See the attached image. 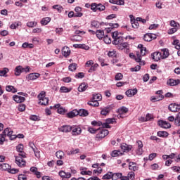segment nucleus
Instances as JSON below:
<instances>
[{"mask_svg": "<svg viewBox=\"0 0 180 180\" xmlns=\"http://www.w3.org/2000/svg\"><path fill=\"white\" fill-rule=\"evenodd\" d=\"M23 144L20 143L16 146V150L20 153L18 156H15V163L18 167H25L26 165V161L23 158H26V153L23 151Z\"/></svg>", "mask_w": 180, "mask_h": 180, "instance_id": "nucleus-1", "label": "nucleus"}, {"mask_svg": "<svg viewBox=\"0 0 180 180\" xmlns=\"http://www.w3.org/2000/svg\"><path fill=\"white\" fill-rule=\"evenodd\" d=\"M108 134H109V131L108 129H98L96 134V139H98V140H102V139H105Z\"/></svg>", "mask_w": 180, "mask_h": 180, "instance_id": "nucleus-2", "label": "nucleus"}, {"mask_svg": "<svg viewBox=\"0 0 180 180\" xmlns=\"http://www.w3.org/2000/svg\"><path fill=\"white\" fill-rule=\"evenodd\" d=\"M40 74L37 72L30 73L27 76H26V79L27 81H34L39 78Z\"/></svg>", "mask_w": 180, "mask_h": 180, "instance_id": "nucleus-3", "label": "nucleus"}, {"mask_svg": "<svg viewBox=\"0 0 180 180\" xmlns=\"http://www.w3.org/2000/svg\"><path fill=\"white\" fill-rule=\"evenodd\" d=\"M71 131L72 136H79V134L82 133V129H81V127L77 126L72 127Z\"/></svg>", "mask_w": 180, "mask_h": 180, "instance_id": "nucleus-4", "label": "nucleus"}, {"mask_svg": "<svg viewBox=\"0 0 180 180\" xmlns=\"http://www.w3.org/2000/svg\"><path fill=\"white\" fill-rule=\"evenodd\" d=\"M151 57L154 61H160L162 58V53L160 52H155L151 54Z\"/></svg>", "mask_w": 180, "mask_h": 180, "instance_id": "nucleus-5", "label": "nucleus"}, {"mask_svg": "<svg viewBox=\"0 0 180 180\" xmlns=\"http://www.w3.org/2000/svg\"><path fill=\"white\" fill-rule=\"evenodd\" d=\"M72 127L70 125H63L59 128V131H62V133H70Z\"/></svg>", "mask_w": 180, "mask_h": 180, "instance_id": "nucleus-6", "label": "nucleus"}, {"mask_svg": "<svg viewBox=\"0 0 180 180\" xmlns=\"http://www.w3.org/2000/svg\"><path fill=\"white\" fill-rule=\"evenodd\" d=\"M131 148H133L131 145H128L127 143H122L121 145V150H122L124 153H129Z\"/></svg>", "mask_w": 180, "mask_h": 180, "instance_id": "nucleus-7", "label": "nucleus"}, {"mask_svg": "<svg viewBox=\"0 0 180 180\" xmlns=\"http://www.w3.org/2000/svg\"><path fill=\"white\" fill-rule=\"evenodd\" d=\"M138 146V149L136 150L137 155H141L143 154V142L141 141H138L136 142Z\"/></svg>", "mask_w": 180, "mask_h": 180, "instance_id": "nucleus-8", "label": "nucleus"}, {"mask_svg": "<svg viewBox=\"0 0 180 180\" xmlns=\"http://www.w3.org/2000/svg\"><path fill=\"white\" fill-rule=\"evenodd\" d=\"M58 175L60 176V178H63V179H68L71 176V173L65 172L61 170L59 172Z\"/></svg>", "mask_w": 180, "mask_h": 180, "instance_id": "nucleus-9", "label": "nucleus"}, {"mask_svg": "<svg viewBox=\"0 0 180 180\" xmlns=\"http://www.w3.org/2000/svg\"><path fill=\"white\" fill-rule=\"evenodd\" d=\"M158 125L162 129H169L171 127V124L168 123L167 121H159Z\"/></svg>", "mask_w": 180, "mask_h": 180, "instance_id": "nucleus-10", "label": "nucleus"}, {"mask_svg": "<svg viewBox=\"0 0 180 180\" xmlns=\"http://www.w3.org/2000/svg\"><path fill=\"white\" fill-rule=\"evenodd\" d=\"M13 101L16 102L17 103H22L24 101H26V98L23 96L15 95L13 96Z\"/></svg>", "mask_w": 180, "mask_h": 180, "instance_id": "nucleus-11", "label": "nucleus"}, {"mask_svg": "<svg viewBox=\"0 0 180 180\" xmlns=\"http://www.w3.org/2000/svg\"><path fill=\"white\" fill-rule=\"evenodd\" d=\"M179 79H170L167 81V85H170V86H175L176 85H179Z\"/></svg>", "mask_w": 180, "mask_h": 180, "instance_id": "nucleus-12", "label": "nucleus"}, {"mask_svg": "<svg viewBox=\"0 0 180 180\" xmlns=\"http://www.w3.org/2000/svg\"><path fill=\"white\" fill-rule=\"evenodd\" d=\"M62 54L64 57L67 58L71 54V50H70L68 46H64L62 49Z\"/></svg>", "mask_w": 180, "mask_h": 180, "instance_id": "nucleus-13", "label": "nucleus"}, {"mask_svg": "<svg viewBox=\"0 0 180 180\" xmlns=\"http://www.w3.org/2000/svg\"><path fill=\"white\" fill-rule=\"evenodd\" d=\"M136 94H137V89H129L125 92V94L129 98H131V96H134V95H136Z\"/></svg>", "mask_w": 180, "mask_h": 180, "instance_id": "nucleus-14", "label": "nucleus"}, {"mask_svg": "<svg viewBox=\"0 0 180 180\" xmlns=\"http://www.w3.org/2000/svg\"><path fill=\"white\" fill-rule=\"evenodd\" d=\"M112 44H115V46H117V44H122L123 43V37H118L117 38H115L112 41Z\"/></svg>", "mask_w": 180, "mask_h": 180, "instance_id": "nucleus-15", "label": "nucleus"}, {"mask_svg": "<svg viewBox=\"0 0 180 180\" xmlns=\"http://www.w3.org/2000/svg\"><path fill=\"white\" fill-rule=\"evenodd\" d=\"M77 112H78V115L82 116V117H85L88 116V115H89V113L88 112V110L85 109H80L77 110Z\"/></svg>", "mask_w": 180, "mask_h": 180, "instance_id": "nucleus-16", "label": "nucleus"}, {"mask_svg": "<svg viewBox=\"0 0 180 180\" xmlns=\"http://www.w3.org/2000/svg\"><path fill=\"white\" fill-rule=\"evenodd\" d=\"M129 112V108L126 107H122L120 109L118 110V117H122V115L124 113H127Z\"/></svg>", "mask_w": 180, "mask_h": 180, "instance_id": "nucleus-17", "label": "nucleus"}, {"mask_svg": "<svg viewBox=\"0 0 180 180\" xmlns=\"http://www.w3.org/2000/svg\"><path fill=\"white\" fill-rule=\"evenodd\" d=\"M23 67L18 65L15 68V75H16V77H19V75H20V74H22V72H23Z\"/></svg>", "mask_w": 180, "mask_h": 180, "instance_id": "nucleus-18", "label": "nucleus"}, {"mask_svg": "<svg viewBox=\"0 0 180 180\" xmlns=\"http://www.w3.org/2000/svg\"><path fill=\"white\" fill-rule=\"evenodd\" d=\"M96 35L99 40H102L105 37V32H103V30H98L96 32Z\"/></svg>", "mask_w": 180, "mask_h": 180, "instance_id": "nucleus-19", "label": "nucleus"}, {"mask_svg": "<svg viewBox=\"0 0 180 180\" xmlns=\"http://www.w3.org/2000/svg\"><path fill=\"white\" fill-rule=\"evenodd\" d=\"M91 99L92 101H94L96 102H99V101H102V94H93Z\"/></svg>", "mask_w": 180, "mask_h": 180, "instance_id": "nucleus-20", "label": "nucleus"}, {"mask_svg": "<svg viewBox=\"0 0 180 180\" xmlns=\"http://www.w3.org/2000/svg\"><path fill=\"white\" fill-rule=\"evenodd\" d=\"M50 22H51V18L49 17H46L41 19V25H42V26H46V25H49Z\"/></svg>", "mask_w": 180, "mask_h": 180, "instance_id": "nucleus-21", "label": "nucleus"}, {"mask_svg": "<svg viewBox=\"0 0 180 180\" xmlns=\"http://www.w3.org/2000/svg\"><path fill=\"white\" fill-rule=\"evenodd\" d=\"M110 112V107H105L101 109V115L103 116H106Z\"/></svg>", "mask_w": 180, "mask_h": 180, "instance_id": "nucleus-22", "label": "nucleus"}, {"mask_svg": "<svg viewBox=\"0 0 180 180\" xmlns=\"http://www.w3.org/2000/svg\"><path fill=\"white\" fill-rule=\"evenodd\" d=\"M0 169L8 172L9 169H11V165H9V164L7 163L0 164Z\"/></svg>", "mask_w": 180, "mask_h": 180, "instance_id": "nucleus-23", "label": "nucleus"}, {"mask_svg": "<svg viewBox=\"0 0 180 180\" xmlns=\"http://www.w3.org/2000/svg\"><path fill=\"white\" fill-rule=\"evenodd\" d=\"M75 116H78L77 110H73L72 111L68 113V117L70 119H72V117H75Z\"/></svg>", "mask_w": 180, "mask_h": 180, "instance_id": "nucleus-24", "label": "nucleus"}, {"mask_svg": "<svg viewBox=\"0 0 180 180\" xmlns=\"http://www.w3.org/2000/svg\"><path fill=\"white\" fill-rule=\"evenodd\" d=\"M109 2L115 5H124V0H110Z\"/></svg>", "mask_w": 180, "mask_h": 180, "instance_id": "nucleus-25", "label": "nucleus"}, {"mask_svg": "<svg viewBox=\"0 0 180 180\" xmlns=\"http://www.w3.org/2000/svg\"><path fill=\"white\" fill-rule=\"evenodd\" d=\"M164 98V95H161V96H152L150 98V101H152V102H158V101H162V99Z\"/></svg>", "mask_w": 180, "mask_h": 180, "instance_id": "nucleus-26", "label": "nucleus"}, {"mask_svg": "<svg viewBox=\"0 0 180 180\" xmlns=\"http://www.w3.org/2000/svg\"><path fill=\"white\" fill-rule=\"evenodd\" d=\"M129 169H130V171H137L139 169V167L136 166V162H129Z\"/></svg>", "mask_w": 180, "mask_h": 180, "instance_id": "nucleus-27", "label": "nucleus"}, {"mask_svg": "<svg viewBox=\"0 0 180 180\" xmlns=\"http://www.w3.org/2000/svg\"><path fill=\"white\" fill-rule=\"evenodd\" d=\"M102 24L96 20H93L91 22V26L95 27L96 29H99Z\"/></svg>", "mask_w": 180, "mask_h": 180, "instance_id": "nucleus-28", "label": "nucleus"}, {"mask_svg": "<svg viewBox=\"0 0 180 180\" xmlns=\"http://www.w3.org/2000/svg\"><path fill=\"white\" fill-rule=\"evenodd\" d=\"M162 60L167 58L169 56V52L168 51V49H162Z\"/></svg>", "mask_w": 180, "mask_h": 180, "instance_id": "nucleus-29", "label": "nucleus"}, {"mask_svg": "<svg viewBox=\"0 0 180 180\" xmlns=\"http://www.w3.org/2000/svg\"><path fill=\"white\" fill-rule=\"evenodd\" d=\"M6 90L7 91V92H13V94L18 92V89H15L13 86H6Z\"/></svg>", "mask_w": 180, "mask_h": 180, "instance_id": "nucleus-30", "label": "nucleus"}, {"mask_svg": "<svg viewBox=\"0 0 180 180\" xmlns=\"http://www.w3.org/2000/svg\"><path fill=\"white\" fill-rule=\"evenodd\" d=\"M87 88H88V86H86L85 83H83L79 86L78 91L79 92H84V91H86Z\"/></svg>", "mask_w": 180, "mask_h": 180, "instance_id": "nucleus-31", "label": "nucleus"}, {"mask_svg": "<svg viewBox=\"0 0 180 180\" xmlns=\"http://www.w3.org/2000/svg\"><path fill=\"white\" fill-rule=\"evenodd\" d=\"M87 105H89V106H94V108H98V106H99V102L93 101L91 98V101L87 103Z\"/></svg>", "mask_w": 180, "mask_h": 180, "instance_id": "nucleus-32", "label": "nucleus"}, {"mask_svg": "<svg viewBox=\"0 0 180 180\" xmlns=\"http://www.w3.org/2000/svg\"><path fill=\"white\" fill-rule=\"evenodd\" d=\"M56 155L57 158H58L59 160H63V158H64V155H65V154L64 153V152H63V150H58L56 153Z\"/></svg>", "mask_w": 180, "mask_h": 180, "instance_id": "nucleus-33", "label": "nucleus"}, {"mask_svg": "<svg viewBox=\"0 0 180 180\" xmlns=\"http://www.w3.org/2000/svg\"><path fill=\"white\" fill-rule=\"evenodd\" d=\"M39 105H44V106H46V105L49 104V98L44 97L41 99H39Z\"/></svg>", "mask_w": 180, "mask_h": 180, "instance_id": "nucleus-34", "label": "nucleus"}, {"mask_svg": "<svg viewBox=\"0 0 180 180\" xmlns=\"http://www.w3.org/2000/svg\"><path fill=\"white\" fill-rule=\"evenodd\" d=\"M119 178H122V173H112L111 176L112 180H117Z\"/></svg>", "mask_w": 180, "mask_h": 180, "instance_id": "nucleus-35", "label": "nucleus"}, {"mask_svg": "<svg viewBox=\"0 0 180 180\" xmlns=\"http://www.w3.org/2000/svg\"><path fill=\"white\" fill-rule=\"evenodd\" d=\"M8 72H9V69L4 68L3 70H0V77H6Z\"/></svg>", "mask_w": 180, "mask_h": 180, "instance_id": "nucleus-36", "label": "nucleus"}, {"mask_svg": "<svg viewBox=\"0 0 180 180\" xmlns=\"http://www.w3.org/2000/svg\"><path fill=\"white\" fill-rule=\"evenodd\" d=\"M157 134L158 137H168V132L165 131H159Z\"/></svg>", "mask_w": 180, "mask_h": 180, "instance_id": "nucleus-37", "label": "nucleus"}, {"mask_svg": "<svg viewBox=\"0 0 180 180\" xmlns=\"http://www.w3.org/2000/svg\"><path fill=\"white\" fill-rule=\"evenodd\" d=\"M60 92L61 94H67L68 92H71V89H68L66 86H61L60 88Z\"/></svg>", "mask_w": 180, "mask_h": 180, "instance_id": "nucleus-38", "label": "nucleus"}, {"mask_svg": "<svg viewBox=\"0 0 180 180\" xmlns=\"http://www.w3.org/2000/svg\"><path fill=\"white\" fill-rule=\"evenodd\" d=\"M174 124L178 127L180 126V112L176 115V117L174 119Z\"/></svg>", "mask_w": 180, "mask_h": 180, "instance_id": "nucleus-39", "label": "nucleus"}, {"mask_svg": "<svg viewBox=\"0 0 180 180\" xmlns=\"http://www.w3.org/2000/svg\"><path fill=\"white\" fill-rule=\"evenodd\" d=\"M170 26H172V27H176L177 29L180 28L179 23L175 22V20H172L170 21Z\"/></svg>", "mask_w": 180, "mask_h": 180, "instance_id": "nucleus-40", "label": "nucleus"}, {"mask_svg": "<svg viewBox=\"0 0 180 180\" xmlns=\"http://www.w3.org/2000/svg\"><path fill=\"white\" fill-rule=\"evenodd\" d=\"M169 110L170 112H176V103H172L169 105Z\"/></svg>", "mask_w": 180, "mask_h": 180, "instance_id": "nucleus-41", "label": "nucleus"}, {"mask_svg": "<svg viewBox=\"0 0 180 180\" xmlns=\"http://www.w3.org/2000/svg\"><path fill=\"white\" fill-rule=\"evenodd\" d=\"M131 23V27L134 29H139V21L137 20V18L135 20L132 21Z\"/></svg>", "mask_w": 180, "mask_h": 180, "instance_id": "nucleus-42", "label": "nucleus"}, {"mask_svg": "<svg viewBox=\"0 0 180 180\" xmlns=\"http://www.w3.org/2000/svg\"><path fill=\"white\" fill-rule=\"evenodd\" d=\"M72 41H81L82 40V37L79 35H75L71 38Z\"/></svg>", "mask_w": 180, "mask_h": 180, "instance_id": "nucleus-43", "label": "nucleus"}, {"mask_svg": "<svg viewBox=\"0 0 180 180\" xmlns=\"http://www.w3.org/2000/svg\"><path fill=\"white\" fill-rule=\"evenodd\" d=\"M13 131H12L10 129V131H8V134L7 135L8 137H10V140H15L16 139V135H13Z\"/></svg>", "mask_w": 180, "mask_h": 180, "instance_id": "nucleus-44", "label": "nucleus"}, {"mask_svg": "<svg viewBox=\"0 0 180 180\" xmlns=\"http://www.w3.org/2000/svg\"><path fill=\"white\" fill-rule=\"evenodd\" d=\"M143 40L145 41H151V33L146 34L143 37Z\"/></svg>", "mask_w": 180, "mask_h": 180, "instance_id": "nucleus-45", "label": "nucleus"}, {"mask_svg": "<svg viewBox=\"0 0 180 180\" xmlns=\"http://www.w3.org/2000/svg\"><path fill=\"white\" fill-rule=\"evenodd\" d=\"M77 63H72L69 65L68 68H69V71H75V70H77Z\"/></svg>", "mask_w": 180, "mask_h": 180, "instance_id": "nucleus-46", "label": "nucleus"}, {"mask_svg": "<svg viewBox=\"0 0 180 180\" xmlns=\"http://www.w3.org/2000/svg\"><path fill=\"white\" fill-rule=\"evenodd\" d=\"M103 40L106 44H110L112 43V39L108 35L104 36Z\"/></svg>", "mask_w": 180, "mask_h": 180, "instance_id": "nucleus-47", "label": "nucleus"}, {"mask_svg": "<svg viewBox=\"0 0 180 180\" xmlns=\"http://www.w3.org/2000/svg\"><path fill=\"white\" fill-rule=\"evenodd\" d=\"M53 9H56V11H58V12L59 13H61L62 11H63V6H60V5H55V6H53Z\"/></svg>", "mask_w": 180, "mask_h": 180, "instance_id": "nucleus-48", "label": "nucleus"}, {"mask_svg": "<svg viewBox=\"0 0 180 180\" xmlns=\"http://www.w3.org/2000/svg\"><path fill=\"white\" fill-rule=\"evenodd\" d=\"M98 65L97 63L92 65L90 69L89 70V72H94V71H96V68H98Z\"/></svg>", "mask_w": 180, "mask_h": 180, "instance_id": "nucleus-49", "label": "nucleus"}, {"mask_svg": "<svg viewBox=\"0 0 180 180\" xmlns=\"http://www.w3.org/2000/svg\"><path fill=\"white\" fill-rule=\"evenodd\" d=\"M112 172H109L106 174H105L102 179H110L112 178Z\"/></svg>", "mask_w": 180, "mask_h": 180, "instance_id": "nucleus-50", "label": "nucleus"}, {"mask_svg": "<svg viewBox=\"0 0 180 180\" xmlns=\"http://www.w3.org/2000/svg\"><path fill=\"white\" fill-rule=\"evenodd\" d=\"M10 130H11V128H6L4 130L3 133L0 134V136H3L4 137H6V136H8Z\"/></svg>", "mask_w": 180, "mask_h": 180, "instance_id": "nucleus-51", "label": "nucleus"}, {"mask_svg": "<svg viewBox=\"0 0 180 180\" xmlns=\"http://www.w3.org/2000/svg\"><path fill=\"white\" fill-rule=\"evenodd\" d=\"M91 11H93L94 12H96V11H98V4H96V3H93L91 5Z\"/></svg>", "mask_w": 180, "mask_h": 180, "instance_id": "nucleus-52", "label": "nucleus"}, {"mask_svg": "<svg viewBox=\"0 0 180 180\" xmlns=\"http://www.w3.org/2000/svg\"><path fill=\"white\" fill-rule=\"evenodd\" d=\"M136 57L135 56V61H136V63H141V55H140V53L137 52L136 53Z\"/></svg>", "mask_w": 180, "mask_h": 180, "instance_id": "nucleus-53", "label": "nucleus"}, {"mask_svg": "<svg viewBox=\"0 0 180 180\" xmlns=\"http://www.w3.org/2000/svg\"><path fill=\"white\" fill-rule=\"evenodd\" d=\"M120 154H122L120 153V151H117V150H113L112 153H111V156L112 157H119L120 155Z\"/></svg>", "mask_w": 180, "mask_h": 180, "instance_id": "nucleus-54", "label": "nucleus"}, {"mask_svg": "<svg viewBox=\"0 0 180 180\" xmlns=\"http://www.w3.org/2000/svg\"><path fill=\"white\" fill-rule=\"evenodd\" d=\"M20 25V22H16L11 25L10 27L11 29H17L18 27Z\"/></svg>", "mask_w": 180, "mask_h": 180, "instance_id": "nucleus-55", "label": "nucleus"}, {"mask_svg": "<svg viewBox=\"0 0 180 180\" xmlns=\"http://www.w3.org/2000/svg\"><path fill=\"white\" fill-rule=\"evenodd\" d=\"M115 78L116 81H120L121 79H123V75L122 73H117Z\"/></svg>", "mask_w": 180, "mask_h": 180, "instance_id": "nucleus-56", "label": "nucleus"}, {"mask_svg": "<svg viewBox=\"0 0 180 180\" xmlns=\"http://www.w3.org/2000/svg\"><path fill=\"white\" fill-rule=\"evenodd\" d=\"M98 130H99V129H95L91 127L88 128V131H89V133H91V134H95V133H98Z\"/></svg>", "mask_w": 180, "mask_h": 180, "instance_id": "nucleus-57", "label": "nucleus"}, {"mask_svg": "<svg viewBox=\"0 0 180 180\" xmlns=\"http://www.w3.org/2000/svg\"><path fill=\"white\" fill-rule=\"evenodd\" d=\"M178 29L179 28H177L176 27H174L173 28H171L169 32H168V34H174V33H175L176 32H177Z\"/></svg>", "mask_w": 180, "mask_h": 180, "instance_id": "nucleus-58", "label": "nucleus"}, {"mask_svg": "<svg viewBox=\"0 0 180 180\" xmlns=\"http://www.w3.org/2000/svg\"><path fill=\"white\" fill-rule=\"evenodd\" d=\"M141 66H140V65H136L135 68H131V71L132 72H137V71H140V70H141Z\"/></svg>", "mask_w": 180, "mask_h": 180, "instance_id": "nucleus-59", "label": "nucleus"}, {"mask_svg": "<svg viewBox=\"0 0 180 180\" xmlns=\"http://www.w3.org/2000/svg\"><path fill=\"white\" fill-rule=\"evenodd\" d=\"M36 25H37V22H35L33 21L27 22V26L28 27H34V26H36Z\"/></svg>", "mask_w": 180, "mask_h": 180, "instance_id": "nucleus-60", "label": "nucleus"}, {"mask_svg": "<svg viewBox=\"0 0 180 180\" xmlns=\"http://www.w3.org/2000/svg\"><path fill=\"white\" fill-rule=\"evenodd\" d=\"M105 122L108 124H113V123H115V122H116V120L115 118H108L105 120Z\"/></svg>", "mask_w": 180, "mask_h": 180, "instance_id": "nucleus-61", "label": "nucleus"}, {"mask_svg": "<svg viewBox=\"0 0 180 180\" xmlns=\"http://www.w3.org/2000/svg\"><path fill=\"white\" fill-rule=\"evenodd\" d=\"M128 180L131 179V180H133L134 179V172H130L129 174H128V177H127Z\"/></svg>", "mask_w": 180, "mask_h": 180, "instance_id": "nucleus-62", "label": "nucleus"}, {"mask_svg": "<svg viewBox=\"0 0 180 180\" xmlns=\"http://www.w3.org/2000/svg\"><path fill=\"white\" fill-rule=\"evenodd\" d=\"M105 6L99 4L97 5V11H105Z\"/></svg>", "mask_w": 180, "mask_h": 180, "instance_id": "nucleus-63", "label": "nucleus"}, {"mask_svg": "<svg viewBox=\"0 0 180 180\" xmlns=\"http://www.w3.org/2000/svg\"><path fill=\"white\" fill-rule=\"evenodd\" d=\"M18 180H27V177L26 176L25 174H19Z\"/></svg>", "mask_w": 180, "mask_h": 180, "instance_id": "nucleus-64", "label": "nucleus"}]
</instances>
